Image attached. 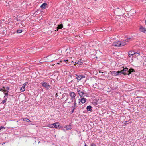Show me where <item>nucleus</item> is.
Masks as SVG:
<instances>
[{
	"instance_id": "0eeeda50",
	"label": "nucleus",
	"mask_w": 146,
	"mask_h": 146,
	"mask_svg": "<svg viewBox=\"0 0 146 146\" xmlns=\"http://www.w3.org/2000/svg\"><path fill=\"white\" fill-rule=\"evenodd\" d=\"M135 54H137L138 55H139V54L138 53H135L133 51H129L128 52V56L130 57H131V56H133Z\"/></svg>"
},
{
	"instance_id": "9d476101",
	"label": "nucleus",
	"mask_w": 146,
	"mask_h": 146,
	"mask_svg": "<svg viewBox=\"0 0 146 146\" xmlns=\"http://www.w3.org/2000/svg\"><path fill=\"white\" fill-rule=\"evenodd\" d=\"M139 30L140 31L142 32L145 33H146V29L141 26L139 28Z\"/></svg>"
},
{
	"instance_id": "a211bd4d",
	"label": "nucleus",
	"mask_w": 146,
	"mask_h": 146,
	"mask_svg": "<svg viewBox=\"0 0 146 146\" xmlns=\"http://www.w3.org/2000/svg\"><path fill=\"white\" fill-rule=\"evenodd\" d=\"M25 90V88L24 86H23L20 89V91L21 92H23Z\"/></svg>"
},
{
	"instance_id": "c9c22d12",
	"label": "nucleus",
	"mask_w": 146,
	"mask_h": 146,
	"mask_svg": "<svg viewBox=\"0 0 146 146\" xmlns=\"http://www.w3.org/2000/svg\"><path fill=\"white\" fill-rule=\"evenodd\" d=\"M5 142H3L2 144V145L3 146L5 144Z\"/></svg>"
},
{
	"instance_id": "423d86ee",
	"label": "nucleus",
	"mask_w": 146,
	"mask_h": 146,
	"mask_svg": "<svg viewBox=\"0 0 146 146\" xmlns=\"http://www.w3.org/2000/svg\"><path fill=\"white\" fill-rule=\"evenodd\" d=\"M77 92L78 93L79 95L81 97H83V95L86 94H84V92L80 90H79L78 88L77 89Z\"/></svg>"
},
{
	"instance_id": "a878e982",
	"label": "nucleus",
	"mask_w": 146,
	"mask_h": 146,
	"mask_svg": "<svg viewBox=\"0 0 146 146\" xmlns=\"http://www.w3.org/2000/svg\"><path fill=\"white\" fill-rule=\"evenodd\" d=\"M3 88L4 89L3 92L4 93H5V92H7L6 90H5V89H4L5 88L4 87H3Z\"/></svg>"
},
{
	"instance_id": "2f4dec72",
	"label": "nucleus",
	"mask_w": 146,
	"mask_h": 146,
	"mask_svg": "<svg viewBox=\"0 0 146 146\" xmlns=\"http://www.w3.org/2000/svg\"><path fill=\"white\" fill-rule=\"evenodd\" d=\"M4 89H2V88H0V91H1L3 92V91Z\"/></svg>"
},
{
	"instance_id": "e433bc0d",
	"label": "nucleus",
	"mask_w": 146,
	"mask_h": 146,
	"mask_svg": "<svg viewBox=\"0 0 146 146\" xmlns=\"http://www.w3.org/2000/svg\"><path fill=\"white\" fill-rule=\"evenodd\" d=\"M68 103L69 104H70L71 103V102L69 101V102H68Z\"/></svg>"
},
{
	"instance_id": "1a4fd4ad",
	"label": "nucleus",
	"mask_w": 146,
	"mask_h": 146,
	"mask_svg": "<svg viewBox=\"0 0 146 146\" xmlns=\"http://www.w3.org/2000/svg\"><path fill=\"white\" fill-rule=\"evenodd\" d=\"M77 76L76 78L79 80H81L83 78H85V76L84 75H76Z\"/></svg>"
},
{
	"instance_id": "2eb2a0df",
	"label": "nucleus",
	"mask_w": 146,
	"mask_h": 146,
	"mask_svg": "<svg viewBox=\"0 0 146 146\" xmlns=\"http://www.w3.org/2000/svg\"><path fill=\"white\" fill-rule=\"evenodd\" d=\"M92 107L91 106L89 105L87 107L86 109L88 111H91L92 110Z\"/></svg>"
},
{
	"instance_id": "f257e3e1",
	"label": "nucleus",
	"mask_w": 146,
	"mask_h": 146,
	"mask_svg": "<svg viewBox=\"0 0 146 146\" xmlns=\"http://www.w3.org/2000/svg\"><path fill=\"white\" fill-rule=\"evenodd\" d=\"M133 69H129L128 70V68L126 67L123 68L121 71H118L117 72L110 71V72L113 76H116L117 75H120L121 74L129 75L133 72Z\"/></svg>"
},
{
	"instance_id": "f704fd0d",
	"label": "nucleus",
	"mask_w": 146,
	"mask_h": 146,
	"mask_svg": "<svg viewBox=\"0 0 146 146\" xmlns=\"http://www.w3.org/2000/svg\"><path fill=\"white\" fill-rule=\"evenodd\" d=\"M127 121H125L124 122V124H127Z\"/></svg>"
},
{
	"instance_id": "a19ab883",
	"label": "nucleus",
	"mask_w": 146,
	"mask_h": 146,
	"mask_svg": "<svg viewBox=\"0 0 146 146\" xmlns=\"http://www.w3.org/2000/svg\"><path fill=\"white\" fill-rule=\"evenodd\" d=\"M99 72L100 73H101L100 71H99Z\"/></svg>"
},
{
	"instance_id": "bb28decb",
	"label": "nucleus",
	"mask_w": 146,
	"mask_h": 146,
	"mask_svg": "<svg viewBox=\"0 0 146 146\" xmlns=\"http://www.w3.org/2000/svg\"><path fill=\"white\" fill-rule=\"evenodd\" d=\"M91 146H96V145L95 144L92 143L91 145Z\"/></svg>"
},
{
	"instance_id": "58836bf2",
	"label": "nucleus",
	"mask_w": 146,
	"mask_h": 146,
	"mask_svg": "<svg viewBox=\"0 0 146 146\" xmlns=\"http://www.w3.org/2000/svg\"><path fill=\"white\" fill-rule=\"evenodd\" d=\"M40 63H42V61H41V60H40Z\"/></svg>"
},
{
	"instance_id": "393cba45",
	"label": "nucleus",
	"mask_w": 146,
	"mask_h": 146,
	"mask_svg": "<svg viewBox=\"0 0 146 146\" xmlns=\"http://www.w3.org/2000/svg\"><path fill=\"white\" fill-rule=\"evenodd\" d=\"M9 91H7V93H5V96H7L8 95V92Z\"/></svg>"
},
{
	"instance_id": "39448f33",
	"label": "nucleus",
	"mask_w": 146,
	"mask_h": 146,
	"mask_svg": "<svg viewBox=\"0 0 146 146\" xmlns=\"http://www.w3.org/2000/svg\"><path fill=\"white\" fill-rule=\"evenodd\" d=\"M58 55L56 54H54L50 56V57L52 58L51 62H52L54 60H56L58 59Z\"/></svg>"
},
{
	"instance_id": "c756f323",
	"label": "nucleus",
	"mask_w": 146,
	"mask_h": 146,
	"mask_svg": "<svg viewBox=\"0 0 146 146\" xmlns=\"http://www.w3.org/2000/svg\"><path fill=\"white\" fill-rule=\"evenodd\" d=\"M3 128L5 129V128L4 127H2V126L0 127V130H1V129H2Z\"/></svg>"
},
{
	"instance_id": "4c0bfd02",
	"label": "nucleus",
	"mask_w": 146,
	"mask_h": 146,
	"mask_svg": "<svg viewBox=\"0 0 146 146\" xmlns=\"http://www.w3.org/2000/svg\"><path fill=\"white\" fill-rule=\"evenodd\" d=\"M73 81V80H71V81L70 82H72Z\"/></svg>"
},
{
	"instance_id": "c85d7f7f",
	"label": "nucleus",
	"mask_w": 146,
	"mask_h": 146,
	"mask_svg": "<svg viewBox=\"0 0 146 146\" xmlns=\"http://www.w3.org/2000/svg\"><path fill=\"white\" fill-rule=\"evenodd\" d=\"M6 89L7 90V91H8V90H9V87H7L6 88Z\"/></svg>"
},
{
	"instance_id": "4be33fe9",
	"label": "nucleus",
	"mask_w": 146,
	"mask_h": 146,
	"mask_svg": "<svg viewBox=\"0 0 146 146\" xmlns=\"http://www.w3.org/2000/svg\"><path fill=\"white\" fill-rule=\"evenodd\" d=\"M77 63L79 65H82L83 63L81 61H78Z\"/></svg>"
},
{
	"instance_id": "a18cd8bd",
	"label": "nucleus",
	"mask_w": 146,
	"mask_h": 146,
	"mask_svg": "<svg viewBox=\"0 0 146 146\" xmlns=\"http://www.w3.org/2000/svg\"><path fill=\"white\" fill-rule=\"evenodd\" d=\"M59 64V63H57V64Z\"/></svg>"
},
{
	"instance_id": "ea45409f",
	"label": "nucleus",
	"mask_w": 146,
	"mask_h": 146,
	"mask_svg": "<svg viewBox=\"0 0 146 146\" xmlns=\"http://www.w3.org/2000/svg\"><path fill=\"white\" fill-rule=\"evenodd\" d=\"M68 100V99H67L66 100H65V102H66L67 101V100Z\"/></svg>"
},
{
	"instance_id": "79ce46f5",
	"label": "nucleus",
	"mask_w": 146,
	"mask_h": 146,
	"mask_svg": "<svg viewBox=\"0 0 146 146\" xmlns=\"http://www.w3.org/2000/svg\"><path fill=\"white\" fill-rule=\"evenodd\" d=\"M86 145H86V144H85V146H86Z\"/></svg>"
},
{
	"instance_id": "cd10ccee",
	"label": "nucleus",
	"mask_w": 146,
	"mask_h": 146,
	"mask_svg": "<svg viewBox=\"0 0 146 146\" xmlns=\"http://www.w3.org/2000/svg\"><path fill=\"white\" fill-rule=\"evenodd\" d=\"M64 61L65 62H66V63H67L68 62V60H64Z\"/></svg>"
},
{
	"instance_id": "4468645a",
	"label": "nucleus",
	"mask_w": 146,
	"mask_h": 146,
	"mask_svg": "<svg viewBox=\"0 0 146 146\" xmlns=\"http://www.w3.org/2000/svg\"><path fill=\"white\" fill-rule=\"evenodd\" d=\"M63 27V25L62 24H60L58 25L57 28V31H58L59 29H61Z\"/></svg>"
},
{
	"instance_id": "9b49d317",
	"label": "nucleus",
	"mask_w": 146,
	"mask_h": 146,
	"mask_svg": "<svg viewBox=\"0 0 146 146\" xmlns=\"http://www.w3.org/2000/svg\"><path fill=\"white\" fill-rule=\"evenodd\" d=\"M72 102H74V105L72 107L74 108V109H75L77 108V105H76V100L75 99L71 100Z\"/></svg>"
},
{
	"instance_id": "5701e85b",
	"label": "nucleus",
	"mask_w": 146,
	"mask_h": 146,
	"mask_svg": "<svg viewBox=\"0 0 146 146\" xmlns=\"http://www.w3.org/2000/svg\"><path fill=\"white\" fill-rule=\"evenodd\" d=\"M6 101H7V99H5L2 101V103L3 104H4L5 102H6Z\"/></svg>"
},
{
	"instance_id": "72a5a7b5",
	"label": "nucleus",
	"mask_w": 146,
	"mask_h": 146,
	"mask_svg": "<svg viewBox=\"0 0 146 146\" xmlns=\"http://www.w3.org/2000/svg\"><path fill=\"white\" fill-rule=\"evenodd\" d=\"M127 121H125L124 122V124H127Z\"/></svg>"
},
{
	"instance_id": "473e14b6",
	"label": "nucleus",
	"mask_w": 146,
	"mask_h": 146,
	"mask_svg": "<svg viewBox=\"0 0 146 146\" xmlns=\"http://www.w3.org/2000/svg\"><path fill=\"white\" fill-rule=\"evenodd\" d=\"M75 109H74V108H73V110H72V113H73L74 112V111Z\"/></svg>"
},
{
	"instance_id": "f3484780",
	"label": "nucleus",
	"mask_w": 146,
	"mask_h": 146,
	"mask_svg": "<svg viewBox=\"0 0 146 146\" xmlns=\"http://www.w3.org/2000/svg\"><path fill=\"white\" fill-rule=\"evenodd\" d=\"M65 128L63 127L62 126H60L59 127V129H61L62 130H63L64 131H65L66 130L65 129Z\"/></svg>"
},
{
	"instance_id": "6e6552de",
	"label": "nucleus",
	"mask_w": 146,
	"mask_h": 146,
	"mask_svg": "<svg viewBox=\"0 0 146 146\" xmlns=\"http://www.w3.org/2000/svg\"><path fill=\"white\" fill-rule=\"evenodd\" d=\"M86 98H84V97L81 98V99H79L78 100L79 103L80 104V102H81L82 103H84L86 102Z\"/></svg>"
},
{
	"instance_id": "6ab92c4d",
	"label": "nucleus",
	"mask_w": 146,
	"mask_h": 146,
	"mask_svg": "<svg viewBox=\"0 0 146 146\" xmlns=\"http://www.w3.org/2000/svg\"><path fill=\"white\" fill-rule=\"evenodd\" d=\"M132 40V38H127L126 39H125V41L128 42H129L131 40Z\"/></svg>"
},
{
	"instance_id": "7ed1b4c3",
	"label": "nucleus",
	"mask_w": 146,
	"mask_h": 146,
	"mask_svg": "<svg viewBox=\"0 0 146 146\" xmlns=\"http://www.w3.org/2000/svg\"><path fill=\"white\" fill-rule=\"evenodd\" d=\"M41 84L42 86L45 87L48 89L50 88V86L46 82H42L41 83Z\"/></svg>"
},
{
	"instance_id": "b1692460",
	"label": "nucleus",
	"mask_w": 146,
	"mask_h": 146,
	"mask_svg": "<svg viewBox=\"0 0 146 146\" xmlns=\"http://www.w3.org/2000/svg\"><path fill=\"white\" fill-rule=\"evenodd\" d=\"M28 82H26L25 83L23 84V86L25 87V86L28 84Z\"/></svg>"
},
{
	"instance_id": "f8f14e48",
	"label": "nucleus",
	"mask_w": 146,
	"mask_h": 146,
	"mask_svg": "<svg viewBox=\"0 0 146 146\" xmlns=\"http://www.w3.org/2000/svg\"><path fill=\"white\" fill-rule=\"evenodd\" d=\"M66 129V130H71L72 129V127L71 125H68L66 126H65L64 127Z\"/></svg>"
},
{
	"instance_id": "aec40b11",
	"label": "nucleus",
	"mask_w": 146,
	"mask_h": 146,
	"mask_svg": "<svg viewBox=\"0 0 146 146\" xmlns=\"http://www.w3.org/2000/svg\"><path fill=\"white\" fill-rule=\"evenodd\" d=\"M48 127H49L51 128H54V126L53 125V124L48 125Z\"/></svg>"
},
{
	"instance_id": "20e7f679",
	"label": "nucleus",
	"mask_w": 146,
	"mask_h": 146,
	"mask_svg": "<svg viewBox=\"0 0 146 146\" xmlns=\"http://www.w3.org/2000/svg\"><path fill=\"white\" fill-rule=\"evenodd\" d=\"M69 96L71 97V100L75 99L76 95L74 92H69Z\"/></svg>"
},
{
	"instance_id": "c03bdc74",
	"label": "nucleus",
	"mask_w": 146,
	"mask_h": 146,
	"mask_svg": "<svg viewBox=\"0 0 146 146\" xmlns=\"http://www.w3.org/2000/svg\"><path fill=\"white\" fill-rule=\"evenodd\" d=\"M145 23L146 24V20L145 21Z\"/></svg>"
},
{
	"instance_id": "412c9836",
	"label": "nucleus",
	"mask_w": 146,
	"mask_h": 146,
	"mask_svg": "<svg viewBox=\"0 0 146 146\" xmlns=\"http://www.w3.org/2000/svg\"><path fill=\"white\" fill-rule=\"evenodd\" d=\"M22 32V30H17V32L18 33H21Z\"/></svg>"
},
{
	"instance_id": "f03ea898",
	"label": "nucleus",
	"mask_w": 146,
	"mask_h": 146,
	"mask_svg": "<svg viewBox=\"0 0 146 146\" xmlns=\"http://www.w3.org/2000/svg\"><path fill=\"white\" fill-rule=\"evenodd\" d=\"M126 44V42H125L118 41L114 43L113 45L115 46L119 47L125 45Z\"/></svg>"
},
{
	"instance_id": "ddd939ff",
	"label": "nucleus",
	"mask_w": 146,
	"mask_h": 146,
	"mask_svg": "<svg viewBox=\"0 0 146 146\" xmlns=\"http://www.w3.org/2000/svg\"><path fill=\"white\" fill-rule=\"evenodd\" d=\"M53 125L54 126V128H57L58 127H59V123L58 122H56L53 124Z\"/></svg>"
},
{
	"instance_id": "37998d69",
	"label": "nucleus",
	"mask_w": 146,
	"mask_h": 146,
	"mask_svg": "<svg viewBox=\"0 0 146 146\" xmlns=\"http://www.w3.org/2000/svg\"><path fill=\"white\" fill-rule=\"evenodd\" d=\"M101 73H103V72H101Z\"/></svg>"
},
{
	"instance_id": "7c9ffc66",
	"label": "nucleus",
	"mask_w": 146,
	"mask_h": 146,
	"mask_svg": "<svg viewBox=\"0 0 146 146\" xmlns=\"http://www.w3.org/2000/svg\"><path fill=\"white\" fill-rule=\"evenodd\" d=\"M27 120H26V121H27V122H30V121L28 119H26Z\"/></svg>"
},
{
	"instance_id": "dca6fc26",
	"label": "nucleus",
	"mask_w": 146,
	"mask_h": 146,
	"mask_svg": "<svg viewBox=\"0 0 146 146\" xmlns=\"http://www.w3.org/2000/svg\"><path fill=\"white\" fill-rule=\"evenodd\" d=\"M47 4L46 3L42 4L40 6V7L42 8L43 9H45L46 6L47 5Z\"/></svg>"
}]
</instances>
